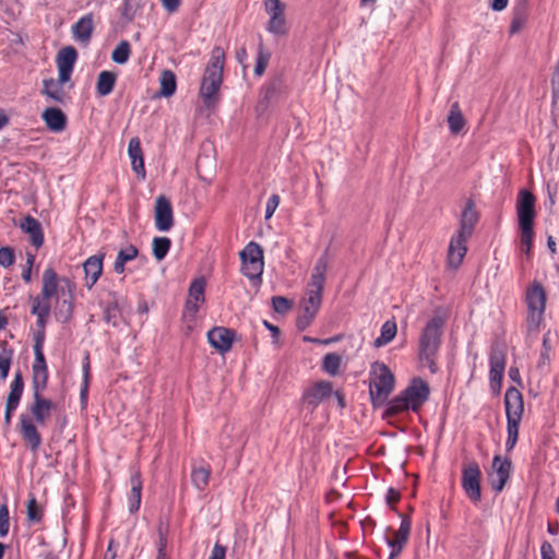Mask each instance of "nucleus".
<instances>
[{"label":"nucleus","mask_w":559,"mask_h":559,"mask_svg":"<svg viewBox=\"0 0 559 559\" xmlns=\"http://www.w3.org/2000/svg\"><path fill=\"white\" fill-rule=\"evenodd\" d=\"M35 359L32 366L33 404L29 407L34 419L39 425L45 424L53 408V403L43 396V391L48 382V367L44 352H41V340L38 338L34 345Z\"/></svg>","instance_id":"1"},{"label":"nucleus","mask_w":559,"mask_h":559,"mask_svg":"<svg viewBox=\"0 0 559 559\" xmlns=\"http://www.w3.org/2000/svg\"><path fill=\"white\" fill-rule=\"evenodd\" d=\"M430 388L421 378H414L408 386L400 395L386 402V424L389 417L413 411L419 412L423 405L428 401Z\"/></svg>","instance_id":"2"},{"label":"nucleus","mask_w":559,"mask_h":559,"mask_svg":"<svg viewBox=\"0 0 559 559\" xmlns=\"http://www.w3.org/2000/svg\"><path fill=\"white\" fill-rule=\"evenodd\" d=\"M225 64V52L221 47H214L211 58L205 67L201 86L200 97L206 108H212L218 100V92L223 83V70Z\"/></svg>","instance_id":"3"},{"label":"nucleus","mask_w":559,"mask_h":559,"mask_svg":"<svg viewBox=\"0 0 559 559\" xmlns=\"http://www.w3.org/2000/svg\"><path fill=\"white\" fill-rule=\"evenodd\" d=\"M444 324V318L435 316L427 322L419 335L418 358L432 373L438 370L436 357L441 346Z\"/></svg>","instance_id":"4"},{"label":"nucleus","mask_w":559,"mask_h":559,"mask_svg":"<svg viewBox=\"0 0 559 559\" xmlns=\"http://www.w3.org/2000/svg\"><path fill=\"white\" fill-rule=\"evenodd\" d=\"M328 267L329 257L328 253L324 252L317 260L307 285L306 298L304 299L305 324H310L321 306Z\"/></svg>","instance_id":"5"},{"label":"nucleus","mask_w":559,"mask_h":559,"mask_svg":"<svg viewBox=\"0 0 559 559\" xmlns=\"http://www.w3.org/2000/svg\"><path fill=\"white\" fill-rule=\"evenodd\" d=\"M504 408L507 416V441L506 450L510 452L514 449L519 438V426L524 413V402L522 393L514 386L507 389L504 393Z\"/></svg>","instance_id":"6"},{"label":"nucleus","mask_w":559,"mask_h":559,"mask_svg":"<svg viewBox=\"0 0 559 559\" xmlns=\"http://www.w3.org/2000/svg\"><path fill=\"white\" fill-rule=\"evenodd\" d=\"M400 500V492L395 490L394 488H389L386 490V504L390 507V510L396 514L399 518H401L400 527L393 532V536L386 537V546L390 547V555L386 559H396L403 548L406 546L409 539L411 535V526L412 521L411 518L407 515H403L399 513L393 504Z\"/></svg>","instance_id":"7"},{"label":"nucleus","mask_w":559,"mask_h":559,"mask_svg":"<svg viewBox=\"0 0 559 559\" xmlns=\"http://www.w3.org/2000/svg\"><path fill=\"white\" fill-rule=\"evenodd\" d=\"M525 301L527 306V326L530 330H536L543 321L546 307V292L539 282L534 281L527 287Z\"/></svg>","instance_id":"8"},{"label":"nucleus","mask_w":559,"mask_h":559,"mask_svg":"<svg viewBox=\"0 0 559 559\" xmlns=\"http://www.w3.org/2000/svg\"><path fill=\"white\" fill-rule=\"evenodd\" d=\"M241 272L251 281L260 280L263 273V251L257 242H249L240 252Z\"/></svg>","instance_id":"9"},{"label":"nucleus","mask_w":559,"mask_h":559,"mask_svg":"<svg viewBox=\"0 0 559 559\" xmlns=\"http://www.w3.org/2000/svg\"><path fill=\"white\" fill-rule=\"evenodd\" d=\"M481 472L477 462H471L462 469V488L466 497L475 504L481 500Z\"/></svg>","instance_id":"10"},{"label":"nucleus","mask_w":559,"mask_h":559,"mask_svg":"<svg viewBox=\"0 0 559 559\" xmlns=\"http://www.w3.org/2000/svg\"><path fill=\"white\" fill-rule=\"evenodd\" d=\"M536 198L526 190H520L516 199V215L519 227H534Z\"/></svg>","instance_id":"11"},{"label":"nucleus","mask_w":559,"mask_h":559,"mask_svg":"<svg viewBox=\"0 0 559 559\" xmlns=\"http://www.w3.org/2000/svg\"><path fill=\"white\" fill-rule=\"evenodd\" d=\"M369 394L374 407H384V362H374L369 372Z\"/></svg>","instance_id":"12"},{"label":"nucleus","mask_w":559,"mask_h":559,"mask_svg":"<svg viewBox=\"0 0 559 559\" xmlns=\"http://www.w3.org/2000/svg\"><path fill=\"white\" fill-rule=\"evenodd\" d=\"M204 290V278H197L190 285L183 313V317L187 319L189 318L190 321H193L195 319L200 306L205 301Z\"/></svg>","instance_id":"13"},{"label":"nucleus","mask_w":559,"mask_h":559,"mask_svg":"<svg viewBox=\"0 0 559 559\" xmlns=\"http://www.w3.org/2000/svg\"><path fill=\"white\" fill-rule=\"evenodd\" d=\"M155 227L159 231H168L174 226V213L170 201L165 195H158L154 206Z\"/></svg>","instance_id":"14"},{"label":"nucleus","mask_w":559,"mask_h":559,"mask_svg":"<svg viewBox=\"0 0 559 559\" xmlns=\"http://www.w3.org/2000/svg\"><path fill=\"white\" fill-rule=\"evenodd\" d=\"M472 236L456 231L450 239L448 248V265L451 269H459L462 264L463 259L467 252V240Z\"/></svg>","instance_id":"15"},{"label":"nucleus","mask_w":559,"mask_h":559,"mask_svg":"<svg viewBox=\"0 0 559 559\" xmlns=\"http://www.w3.org/2000/svg\"><path fill=\"white\" fill-rule=\"evenodd\" d=\"M333 394V388L329 381H319L305 391L302 400L308 409L313 412L318 405L330 399Z\"/></svg>","instance_id":"16"},{"label":"nucleus","mask_w":559,"mask_h":559,"mask_svg":"<svg viewBox=\"0 0 559 559\" xmlns=\"http://www.w3.org/2000/svg\"><path fill=\"white\" fill-rule=\"evenodd\" d=\"M78 59V52L74 47L67 46L59 50L57 55V68L60 82H69Z\"/></svg>","instance_id":"17"},{"label":"nucleus","mask_w":559,"mask_h":559,"mask_svg":"<svg viewBox=\"0 0 559 559\" xmlns=\"http://www.w3.org/2000/svg\"><path fill=\"white\" fill-rule=\"evenodd\" d=\"M492 468L495 475L490 478V484L493 490L500 492L506 486L512 472V462L510 459H501L500 455H495L492 460Z\"/></svg>","instance_id":"18"},{"label":"nucleus","mask_w":559,"mask_h":559,"mask_svg":"<svg viewBox=\"0 0 559 559\" xmlns=\"http://www.w3.org/2000/svg\"><path fill=\"white\" fill-rule=\"evenodd\" d=\"M489 366L490 385L493 390L499 391L506 369V354L500 349H492L489 355Z\"/></svg>","instance_id":"19"},{"label":"nucleus","mask_w":559,"mask_h":559,"mask_svg":"<svg viewBox=\"0 0 559 559\" xmlns=\"http://www.w3.org/2000/svg\"><path fill=\"white\" fill-rule=\"evenodd\" d=\"M479 221V213L475 201L469 198L466 200L460 215L459 229L456 231L472 236Z\"/></svg>","instance_id":"20"},{"label":"nucleus","mask_w":559,"mask_h":559,"mask_svg":"<svg viewBox=\"0 0 559 559\" xmlns=\"http://www.w3.org/2000/svg\"><path fill=\"white\" fill-rule=\"evenodd\" d=\"M20 432L32 452H37L41 444V437L32 418L26 414L20 415Z\"/></svg>","instance_id":"21"},{"label":"nucleus","mask_w":559,"mask_h":559,"mask_svg":"<svg viewBox=\"0 0 559 559\" xmlns=\"http://www.w3.org/2000/svg\"><path fill=\"white\" fill-rule=\"evenodd\" d=\"M104 253H98L91 255L84 261L83 270L85 274V286L87 289H92L100 277L104 267Z\"/></svg>","instance_id":"22"},{"label":"nucleus","mask_w":559,"mask_h":559,"mask_svg":"<svg viewBox=\"0 0 559 559\" xmlns=\"http://www.w3.org/2000/svg\"><path fill=\"white\" fill-rule=\"evenodd\" d=\"M234 336L231 330L223 326L213 328L207 332L209 343L222 354L231 348Z\"/></svg>","instance_id":"23"},{"label":"nucleus","mask_w":559,"mask_h":559,"mask_svg":"<svg viewBox=\"0 0 559 559\" xmlns=\"http://www.w3.org/2000/svg\"><path fill=\"white\" fill-rule=\"evenodd\" d=\"M530 15L528 0H518L512 9V19L509 33L511 35L520 33L527 23Z\"/></svg>","instance_id":"24"},{"label":"nucleus","mask_w":559,"mask_h":559,"mask_svg":"<svg viewBox=\"0 0 559 559\" xmlns=\"http://www.w3.org/2000/svg\"><path fill=\"white\" fill-rule=\"evenodd\" d=\"M46 127L51 131L59 133L67 127V117L63 111L56 107H49L41 114Z\"/></svg>","instance_id":"25"},{"label":"nucleus","mask_w":559,"mask_h":559,"mask_svg":"<svg viewBox=\"0 0 559 559\" xmlns=\"http://www.w3.org/2000/svg\"><path fill=\"white\" fill-rule=\"evenodd\" d=\"M21 229L29 235L31 242L36 248L44 243V234L40 223L33 216H26L20 224Z\"/></svg>","instance_id":"26"},{"label":"nucleus","mask_w":559,"mask_h":559,"mask_svg":"<svg viewBox=\"0 0 559 559\" xmlns=\"http://www.w3.org/2000/svg\"><path fill=\"white\" fill-rule=\"evenodd\" d=\"M128 154L131 159L132 169L138 176L145 177L144 158L141 147V141L139 138H132L129 141Z\"/></svg>","instance_id":"27"},{"label":"nucleus","mask_w":559,"mask_h":559,"mask_svg":"<svg viewBox=\"0 0 559 559\" xmlns=\"http://www.w3.org/2000/svg\"><path fill=\"white\" fill-rule=\"evenodd\" d=\"M94 29L93 15L86 14L82 16L72 26L73 38L80 43H88Z\"/></svg>","instance_id":"28"},{"label":"nucleus","mask_w":559,"mask_h":559,"mask_svg":"<svg viewBox=\"0 0 559 559\" xmlns=\"http://www.w3.org/2000/svg\"><path fill=\"white\" fill-rule=\"evenodd\" d=\"M130 496L128 499V507L130 513H134L140 509L141 506V491H142V480L141 476L138 472L131 475L130 477Z\"/></svg>","instance_id":"29"},{"label":"nucleus","mask_w":559,"mask_h":559,"mask_svg":"<svg viewBox=\"0 0 559 559\" xmlns=\"http://www.w3.org/2000/svg\"><path fill=\"white\" fill-rule=\"evenodd\" d=\"M66 82H60L59 79L57 81L53 79H46L43 81L44 87L41 93L55 103L61 104L66 98V93L62 87V84Z\"/></svg>","instance_id":"30"},{"label":"nucleus","mask_w":559,"mask_h":559,"mask_svg":"<svg viewBox=\"0 0 559 559\" xmlns=\"http://www.w3.org/2000/svg\"><path fill=\"white\" fill-rule=\"evenodd\" d=\"M139 254V250L133 245H127L120 248L117 258L114 262V271L117 274H122L126 270V264L133 261Z\"/></svg>","instance_id":"31"},{"label":"nucleus","mask_w":559,"mask_h":559,"mask_svg":"<svg viewBox=\"0 0 559 559\" xmlns=\"http://www.w3.org/2000/svg\"><path fill=\"white\" fill-rule=\"evenodd\" d=\"M24 391V381L21 371L14 373L10 384V392L7 397V405L19 407Z\"/></svg>","instance_id":"32"},{"label":"nucleus","mask_w":559,"mask_h":559,"mask_svg":"<svg viewBox=\"0 0 559 559\" xmlns=\"http://www.w3.org/2000/svg\"><path fill=\"white\" fill-rule=\"evenodd\" d=\"M43 285H41V292L45 297L52 298L58 290V275L53 267H47L43 273Z\"/></svg>","instance_id":"33"},{"label":"nucleus","mask_w":559,"mask_h":559,"mask_svg":"<svg viewBox=\"0 0 559 559\" xmlns=\"http://www.w3.org/2000/svg\"><path fill=\"white\" fill-rule=\"evenodd\" d=\"M448 124L451 133L457 134L462 131L465 126V119L463 117L461 107L457 102H454L451 105L449 115H448Z\"/></svg>","instance_id":"34"},{"label":"nucleus","mask_w":559,"mask_h":559,"mask_svg":"<svg viewBox=\"0 0 559 559\" xmlns=\"http://www.w3.org/2000/svg\"><path fill=\"white\" fill-rule=\"evenodd\" d=\"M116 74L110 71H102L97 76L96 92L99 96L109 95L116 83Z\"/></svg>","instance_id":"35"},{"label":"nucleus","mask_w":559,"mask_h":559,"mask_svg":"<svg viewBox=\"0 0 559 559\" xmlns=\"http://www.w3.org/2000/svg\"><path fill=\"white\" fill-rule=\"evenodd\" d=\"M159 84H160V90H159L160 96L170 97L171 95H174L176 92V87H177L175 73L170 70H164L159 76Z\"/></svg>","instance_id":"36"},{"label":"nucleus","mask_w":559,"mask_h":559,"mask_svg":"<svg viewBox=\"0 0 559 559\" xmlns=\"http://www.w3.org/2000/svg\"><path fill=\"white\" fill-rule=\"evenodd\" d=\"M210 475H211V469L209 467H204V466L193 467L192 473H191L192 484L199 490H203L207 486Z\"/></svg>","instance_id":"37"},{"label":"nucleus","mask_w":559,"mask_h":559,"mask_svg":"<svg viewBox=\"0 0 559 559\" xmlns=\"http://www.w3.org/2000/svg\"><path fill=\"white\" fill-rule=\"evenodd\" d=\"M520 228V243L521 250L525 253L526 258H531V251L534 240V227H519Z\"/></svg>","instance_id":"38"},{"label":"nucleus","mask_w":559,"mask_h":559,"mask_svg":"<svg viewBox=\"0 0 559 559\" xmlns=\"http://www.w3.org/2000/svg\"><path fill=\"white\" fill-rule=\"evenodd\" d=\"M152 245L153 255L157 261H162L167 255L171 241L167 237H155Z\"/></svg>","instance_id":"39"},{"label":"nucleus","mask_w":559,"mask_h":559,"mask_svg":"<svg viewBox=\"0 0 559 559\" xmlns=\"http://www.w3.org/2000/svg\"><path fill=\"white\" fill-rule=\"evenodd\" d=\"M131 53L130 44L127 40H121L111 53V59L118 64H124L128 62Z\"/></svg>","instance_id":"40"},{"label":"nucleus","mask_w":559,"mask_h":559,"mask_svg":"<svg viewBox=\"0 0 559 559\" xmlns=\"http://www.w3.org/2000/svg\"><path fill=\"white\" fill-rule=\"evenodd\" d=\"M342 357L340 355L335 353H329L323 357L322 368L326 373L335 376L340 371Z\"/></svg>","instance_id":"41"},{"label":"nucleus","mask_w":559,"mask_h":559,"mask_svg":"<svg viewBox=\"0 0 559 559\" xmlns=\"http://www.w3.org/2000/svg\"><path fill=\"white\" fill-rule=\"evenodd\" d=\"M50 297H45L43 294L33 297L31 309L32 314H50Z\"/></svg>","instance_id":"42"},{"label":"nucleus","mask_w":559,"mask_h":559,"mask_svg":"<svg viewBox=\"0 0 559 559\" xmlns=\"http://www.w3.org/2000/svg\"><path fill=\"white\" fill-rule=\"evenodd\" d=\"M270 58H271V53L267 50H265L263 48L262 43H260L259 47H258L257 61H255V67H254L255 75L261 76L264 73V71L267 67V63L270 61Z\"/></svg>","instance_id":"43"},{"label":"nucleus","mask_w":559,"mask_h":559,"mask_svg":"<svg viewBox=\"0 0 559 559\" xmlns=\"http://www.w3.org/2000/svg\"><path fill=\"white\" fill-rule=\"evenodd\" d=\"M12 358H13V350L11 348H7L5 346H3L0 352V378H1V380L7 379L9 371H10Z\"/></svg>","instance_id":"44"},{"label":"nucleus","mask_w":559,"mask_h":559,"mask_svg":"<svg viewBox=\"0 0 559 559\" xmlns=\"http://www.w3.org/2000/svg\"><path fill=\"white\" fill-rule=\"evenodd\" d=\"M264 7L270 19L284 15L285 4L281 0H264Z\"/></svg>","instance_id":"45"},{"label":"nucleus","mask_w":559,"mask_h":559,"mask_svg":"<svg viewBox=\"0 0 559 559\" xmlns=\"http://www.w3.org/2000/svg\"><path fill=\"white\" fill-rule=\"evenodd\" d=\"M266 29L274 35H284L286 33L285 16L270 19Z\"/></svg>","instance_id":"46"},{"label":"nucleus","mask_w":559,"mask_h":559,"mask_svg":"<svg viewBox=\"0 0 559 559\" xmlns=\"http://www.w3.org/2000/svg\"><path fill=\"white\" fill-rule=\"evenodd\" d=\"M41 518H43V512H41V509L40 507L38 506L36 499L34 497H32L28 501H27V519L31 521V522H35V523H38L41 521Z\"/></svg>","instance_id":"47"},{"label":"nucleus","mask_w":559,"mask_h":559,"mask_svg":"<svg viewBox=\"0 0 559 559\" xmlns=\"http://www.w3.org/2000/svg\"><path fill=\"white\" fill-rule=\"evenodd\" d=\"M9 508L7 504L0 507V537H5L9 533Z\"/></svg>","instance_id":"48"},{"label":"nucleus","mask_w":559,"mask_h":559,"mask_svg":"<svg viewBox=\"0 0 559 559\" xmlns=\"http://www.w3.org/2000/svg\"><path fill=\"white\" fill-rule=\"evenodd\" d=\"M15 257L14 252L9 247L0 248V265L3 267H9L14 263Z\"/></svg>","instance_id":"49"},{"label":"nucleus","mask_w":559,"mask_h":559,"mask_svg":"<svg viewBox=\"0 0 559 559\" xmlns=\"http://www.w3.org/2000/svg\"><path fill=\"white\" fill-rule=\"evenodd\" d=\"M72 309H73L72 302L68 301V300H63L61 308L56 313L58 320H60L63 323L68 322L72 317Z\"/></svg>","instance_id":"50"},{"label":"nucleus","mask_w":559,"mask_h":559,"mask_svg":"<svg viewBox=\"0 0 559 559\" xmlns=\"http://www.w3.org/2000/svg\"><path fill=\"white\" fill-rule=\"evenodd\" d=\"M551 95L554 102L559 99V58L551 75Z\"/></svg>","instance_id":"51"},{"label":"nucleus","mask_w":559,"mask_h":559,"mask_svg":"<svg viewBox=\"0 0 559 559\" xmlns=\"http://www.w3.org/2000/svg\"><path fill=\"white\" fill-rule=\"evenodd\" d=\"M272 305L276 312L284 313L290 309V302L288 299L282 296H275L272 298Z\"/></svg>","instance_id":"52"},{"label":"nucleus","mask_w":559,"mask_h":559,"mask_svg":"<svg viewBox=\"0 0 559 559\" xmlns=\"http://www.w3.org/2000/svg\"><path fill=\"white\" fill-rule=\"evenodd\" d=\"M166 534H167L166 530L162 525H159L158 539L156 542L157 555H167L166 554V547H167Z\"/></svg>","instance_id":"53"},{"label":"nucleus","mask_w":559,"mask_h":559,"mask_svg":"<svg viewBox=\"0 0 559 559\" xmlns=\"http://www.w3.org/2000/svg\"><path fill=\"white\" fill-rule=\"evenodd\" d=\"M282 80L281 79H274L271 81L266 87H265V98L271 99L273 98L277 93H280L282 88Z\"/></svg>","instance_id":"54"},{"label":"nucleus","mask_w":559,"mask_h":559,"mask_svg":"<svg viewBox=\"0 0 559 559\" xmlns=\"http://www.w3.org/2000/svg\"><path fill=\"white\" fill-rule=\"evenodd\" d=\"M280 204V197L277 194H272L266 202L265 206V218L269 219L274 214L275 210Z\"/></svg>","instance_id":"55"},{"label":"nucleus","mask_w":559,"mask_h":559,"mask_svg":"<svg viewBox=\"0 0 559 559\" xmlns=\"http://www.w3.org/2000/svg\"><path fill=\"white\" fill-rule=\"evenodd\" d=\"M542 559H556V551L548 540H544L540 545Z\"/></svg>","instance_id":"56"},{"label":"nucleus","mask_w":559,"mask_h":559,"mask_svg":"<svg viewBox=\"0 0 559 559\" xmlns=\"http://www.w3.org/2000/svg\"><path fill=\"white\" fill-rule=\"evenodd\" d=\"M35 316H36V324L40 329V331L38 332V334L36 336V341L38 338H40L41 340V344H43L44 343V335H45L44 330H45V326H46L47 319H48L49 314L37 313Z\"/></svg>","instance_id":"57"},{"label":"nucleus","mask_w":559,"mask_h":559,"mask_svg":"<svg viewBox=\"0 0 559 559\" xmlns=\"http://www.w3.org/2000/svg\"><path fill=\"white\" fill-rule=\"evenodd\" d=\"M226 550L227 549L225 546L221 545L219 543H215L209 559H225Z\"/></svg>","instance_id":"58"},{"label":"nucleus","mask_w":559,"mask_h":559,"mask_svg":"<svg viewBox=\"0 0 559 559\" xmlns=\"http://www.w3.org/2000/svg\"><path fill=\"white\" fill-rule=\"evenodd\" d=\"M119 544L111 539L108 544V547L104 554L103 559H116Z\"/></svg>","instance_id":"59"},{"label":"nucleus","mask_w":559,"mask_h":559,"mask_svg":"<svg viewBox=\"0 0 559 559\" xmlns=\"http://www.w3.org/2000/svg\"><path fill=\"white\" fill-rule=\"evenodd\" d=\"M396 333H397V325L393 320H386V344L390 343L395 336H396Z\"/></svg>","instance_id":"60"},{"label":"nucleus","mask_w":559,"mask_h":559,"mask_svg":"<svg viewBox=\"0 0 559 559\" xmlns=\"http://www.w3.org/2000/svg\"><path fill=\"white\" fill-rule=\"evenodd\" d=\"M82 371H83V381L84 382H90L91 365H90V356H88V354H86L84 359H83Z\"/></svg>","instance_id":"61"},{"label":"nucleus","mask_w":559,"mask_h":559,"mask_svg":"<svg viewBox=\"0 0 559 559\" xmlns=\"http://www.w3.org/2000/svg\"><path fill=\"white\" fill-rule=\"evenodd\" d=\"M88 383L90 382H84L82 381V386H81V391H80V400H81V403L82 405L85 407L86 404H87V395H88Z\"/></svg>","instance_id":"62"},{"label":"nucleus","mask_w":559,"mask_h":559,"mask_svg":"<svg viewBox=\"0 0 559 559\" xmlns=\"http://www.w3.org/2000/svg\"><path fill=\"white\" fill-rule=\"evenodd\" d=\"M162 3L164 5V8L168 11V12H175L177 11L178 7H179V3L180 1L179 0H162Z\"/></svg>","instance_id":"63"},{"label":"nucleus","mask_w":559,"mask_h":559,"mask_svg":"<svg viewBox=\"0 0 559 559\" xmlns=\"http://www.w3.org/2000/svg\"><path fill=\"white\" fill-rule=\"evenodd\" d=\"M236 59L237 61L242 64L243 67L245 66V61L248 59V53H247V50L245 47H240L237 49L236 51Z\"/></svg>","instance_id":"64"}]
</instances>
